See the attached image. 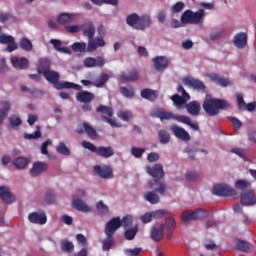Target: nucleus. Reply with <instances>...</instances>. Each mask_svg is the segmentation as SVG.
<instances>
[{"label": "nucleus", "instance_id": "nucleus-32", "mask_svg": "<svg viewBox=\"0 0 256 256\" xmlns=\"http://www.w3.org/2000/svg\"><path fill=\"white\" fill-rule=\"evenodd\" d=\"M186 109L190 115L197 117V115L201 113V104H199L197 101H191L186 104Z\"/></svg>", "mask_w": 256, "mask_h": 256}, {"label": "nucleus", "instance_id": "nucleus-6", "mask_svg": "<svg viewBox=\"0 0 256 256\" xmlns=\"http://www.w3.org/2000/svg\"><path fill=\"white\" fill-rule=\"evenodd\" d=\"M162 225H164V229H166V239L171 241V239H173V233L175 232V229H177V222L175 221V218L172 216L166 217L165 223H162Z\"/></svg>", "mask_w": 256, "mask_h": 256}, {"label": "nucleus", "instance_id": "nucleus-39", "mask_svg": "<svg viewBox=\"0 0 256 256\" xmlns=\"http://www.w3.org/2000/svg\"><path fill=\"white\" fill-rule=\"evenodd\" d=\"M73 14L70 13H61L58 18L57 21L60 25H67V23H72L73 22Z\"/></svg>", "mask_w": 256, "mask_h": 256}, {"label": "nucleus", "instance_id": "nucleus-25", "mask_svg": "<svg viewBox=\"0 0 256 256\" xmlns=\"http://www.w3.org/2000/svg\"><path fill=\"white\" fill-rule=\"evenodd\" d=\"M208 77H209L210 81H213V83H215L216 85H219L220 87H229V85L231 84L229 79H227L225 77H221L215 73L209 74Z\"/></svg>", "mask_w": 256, "mask_h": 256}, {"label": "nucleus", "instance_id": "nucleus-15", "mask_svg": "<svg viewBox=\"0 0 256 256\" xmlns=\"http://www.w3.org/2000/svg\"><path fill=\"white\" fill-rule=\"evenodd\" d=\"M163 215H167V211L165 210H156L152 212H147L140 217L142 223H151L153 219H157V217H163Z\"/></svg>", "mask_w": 256, "mask_h": 256}, {"label": "nucleus", "instance_id": "nucleus-21", "mask_svg": "<svg viewBox=\"0 0 256 256\" xmlns=\"http://www.w3.org/2000/svg\"><path fill=\"white\" fill-rule=\"evenodd\" d=\"M11 63L15 69L25 70L29 68V60L25 57L19 59L17 56H12Z\"/></svg>", "mask_w": 256, "mask_h": 256}, {"label": "nucleus", "instance_id": "nucleus-2", "mask_svg": "<svg viewBox=\"0 0 256 256\" xmlns=\"http://www.w3.org/2000/svg\"><path fill=\"white\" fill-rule=\"evenodd\" d=\"M228 107H230V105L227 100L213 98L211 95H206L202 104L203 110L209 117H217L221 109H228Z\"/></svg>", "mask_w": 256, "mask_h": 256}, {"label": "nucleus", "instance_id": "nucleus-35", "mask_svg": "<svg viewBox=\"0 0 256 256\" xmlns=\"http://www.w3.org/2000/svg\"><path fill=\"white\" fill-rule=\"evenodd\" d=\"M156 193L159 192H155V190H153V192L148 191L144 194V199L148 201V203H151V205H157V203H159L161 199L159 198V195H157Z\"/></svg>", "mask_w": 256, "mask_h": 256}, {"label": "nucleus", "instance_id": "nucleus-56", "mask_svg": "<svg viewBox=\"0 0 256 256\" xmlns=\"http://www.w3.org/2000/svg\"><path fill=\"white\" fill-rule=\"evenodd\" d=\"M131 153L136 159H141V157H143V153H145V148L132 147Z\"/></svg>", "mask_w": 256, "mask_h": 256}, {"label": "nucleus", "instance_id": "nucleus-11", "mask_svg": "<svg viewBox=\"0 0 256 256\" xmlns=\"http://www.w3.org/2000/svg\"><path fill=\"white\" fill-rule=\"evenodd\" d=\"M183 83L186 84L188 87H192V89H195L196 91H203L205 92V89H207V86H205V83L199 79L186 77L183 80Z\"/></svg>", "mask_w": 256, "mask_h": 256}, {"label": "nucleus", "instance_id": "nucleus-31", "mask_svg": "<svg viewBox=\"0 0 256 256\" xmlns=\"http://www.w3.org/2000/svg\"><path fill=\"white\" fill-rule=\"evenodd\" d=\"M234 45L238 49H243L247 45V33L240 32L234 36Z\"/></svg>", "mask_w": 256, "mask_h": 256}, {"label": "nucleus", "instance_id": "nucleus-48", "mask_svg": "<svg viewBox=\"0 0 256 256\" xmlns=\"http://www.w3.org/2000/svg\"><path fill=\"white\" fill-rule=\"evenodd\" d=\"M72 51L75 53H85L87 51V44L85 42H76L72 45Z\"/></svg>", "mask_w": 256, "mask_h": 256}, {"label": "nucleus", "instance_id": "nucleus-40", "mask_svg": "<svg viewBox=\"0 0 256 256\" xmlns=\"http://www.w3.org/2000/svg\"><path fill=\"white\" fill-rule=\"evenodd\" d=\"M139 17L137 13H132L126 17V23L133 29H137V25L139 23Z\"/></svg>", "mask_w": 256, "mask_h": 256}, {"label": "nucleus", "instance_id": "nucleus-30", "mask_svg": "<svg viewBox=\"0 0 256 256\" xmlns=\"http://www.w3.org/2000/svg\"><path fill=\"white\" fill-rule=\"evenodd\" d=\"M43 75H44L46 81H48V83H51L52 85H54V87L58 83L59 79H61L59 72H55L54 70H48Z\"/></svg>", "mask_w": 256, "mask_h": 256}, {"label": "nucleus", "instance_id": "nucleus-52", "mask_svg": "<svg viewBox=\"0 0 256 256\" xmlns=\"http://www.w3.org/2000/svg\"><path fill=\"white\" fill-rule=\"evenodd\" d=\"M56 151L57 153H60V155H71V151H69V148H67V145H65L63 142H60L58 144V146L56 147Z\"/></svg>", "mask_w": 256, "mask_h": 256}, {"label": "nucleus", "instance_id": "nucleus-59", "mask_svg": "<svg viewBox=\"0 0 256 256\" xmlns=\"http://www.w3.org/2000/svg\"><path fill=\"white\" fill-rule=\"evenodd\" d=\"M143 251L142 248H134V249H125L124 250V255L126 256H137L139 253Z\"/></svg>", "mask_w": 256, "mask_h": 256}, {"label": "nucleus", "instance_id": "nucleus-13", "mask_svg": "<svg viewBox=\"0 0 256 256\" xmlns=\"http://www.w3.org/2000/svg\"><path fill=\"white\" fill-rule=\"evenodd\" d=\"M170 129L177 139H180L181 141H191V135H189V132L184 128L174 124Z\"/></svg>", "mask_w": 256, "mask_h": 256}, {"label": "nucleus", "instance_id": "nucleus-28", "mask_svg": "<svg viewBox=\"0 0 256 256\" xmlns=\"http://www.w3.org/2000/svg\"><path fill=\"white\" fill-rule=\"evenodd\" d=\"M76 99L80 103H91V101H93V99H95V94H93L89 91L78 92L76 95Z\"/></svg>", "mask_w": 256, "mask_h": 256}, {"label": "nucleus", "instance_id": "nucleus-29", "mask_svg": "<svg viewBox=\"0 0 256 256\" xmlns=\"http://www.w3.org/2000/svg\"><path fill=\"white\" fill-rule=\"evenodd\" d=\"M236 249L238 251H242L243 253H252L255 248L253 247V244L245 240H237Z\"/></svg>", "mask_w": 256, "mask_h": 256}, {"label": "nucleus", "instance_id": "nucleus-3", "mask_svg": "<svg viewBox=\"0 0 256 256\" xmlns=\"http://www.w3.org/2000/svg\"><path fill=\"white\" fill-rule=\"evenodd\" d=\"M203 17H205V10L200 8L197 12H193L188 9L182 13L180 21L184 25H199L203 21Z\"/></svg>", "mask_w": 256, "mask_h": 256}, {"label": "nucleus", "instance_id": "nucleus-17", "mask_svg": "<svg viewBox=\"0 0 256 256\" xmlns=\"http://www.w3.org/2000/svg\"><path fill=\"white\" fill-rule=\"evenodd\" d=\"M137 79H139V72L135 69L128 70L120 75V81H122V83H131L137 81Z\"/></svg>", "mask_w": 256, "mask_h": 256}, {"label": "nucleus", "instance_id": "nucleus-27", "mask_svg": "<svg viewBox=\"0 0 256 256\" xmlns=\"http://www.w3.org/2000/svg\"><path fill=\"white\" fill-rule=\"evenodd\" d=\"M83 36L88 37V41H91L95 37V25L93 22H87L82 26Z\"/></svg>", "mask_w": 256, "mask_h": 256}, {"label": "nucleus", "instance_id": "nucleus-64", "mask_svg": "<svg viewBox=\"0 0 256 256\" xmlns=\"http://www.w3.org/2000/svg\"><path fill=\"white\" fill-rule=\"evenodd\" d=\"M247 187H249V182L245 180H237L235 183L236 189H241L243 191L244 189H247Z\"/></svg>", "mask_w": 256, "mask_h": 256}, {"label": "nucleus", "instance_id": "nucleus-20", "mask_svg": "<svg viewBox=\"0 0 256 256\" xmlns=\"http://www.w3.org/2000/svg\"><path fill=\"white\" fill-rule=\"evenodd\" d=\"M48 166L47 163L45 162H35L30 169V175L31 177H39L41 173H45L47 170Z\"/></svg>", "mask_w": 256, "mask_h": 256}, {"label": "nucleus", "instance_id": "nucleus-61", "mask_svg": "<svg viewBox=\"0 0 256 256\" xmlns=\"http://www.w3.org/2000/svg\"><path fill=\"white\" fill-rule=\"evenodd\" d=\"M82 147H84V149H88L92 153H97L98 148L95 145H93V143L91 142H87L85 140L82 141Z\"/></svg>", "mask_w": 256, "mask_h": 256}, {"label": "nucleus", "instance_id": "nucleus-8", "mask_svg": "<svg viewBox=\"0 0 256 256\" xmlns=\"http://www.w3.org/2000/svg\"><path fill=\"white\" fill-rule=\"evenodd\" d=\"M240 203L245 207L256 205L255 192L248 190L240 195Z\"/></svg>", "mask_w": 256, "mask_h": 256}, {"label": "nucleus", "instance_id": "nucleus-34", "mask_svg": "<svg viewBox=\"0 0 256 256\" xmlns=\"http://www.w3.org/2000/svg\"><path fill=\"white\" fill-rule=\"evenodd\" d=\"M72 205L77 211H83L84 213H89V211H91V208L79 198L73 199Z\"/></svg>", "mask_w": 256, "mask_h": 256}, {"label": "nucleus", "instance_id": "nucleus-43", "mask_svg": "<svg viewBox=\"0 0 256 256\" xmlns=\"http://www.w3.org/2000/svg\"><path fill=\"white\" fill-rule=\"evenodd\" d=\"M120 93L124 97H127L128 99H133L135 97V90L132 86H123L120 88Z\"/></svg>", "mask_w": 256, "mask_h": 256}, {"label": "nucleus", "instance_id": "nucleus-51", "mask_svg": "<svg viewBox=\"0 0 256 256\" xmlns=\"http://www.w3.org/2000/svg\"><path fill=\"white\" fill-rule=\"evenodd\" d=\"M171 100L178 109H181V107L187 103L185 102V99H183L179 94H174L171 97Z\"/></svg>", "mask_w": 256, "mask_h": 256}, {"label": "nucleus", "instance_id": "nucleus-38", "mask_svg": "<svg viewBox=\"0 0 256 256\" xmlns=\"http://www.w3.org/2000/svg\"><path fill=\"white\" fill-rule=\"evenodd\" d=\"M178 121L184 123V125H188L193 131H199V124L191 122V118L188 116L182 115V117H178Z\"/></svg>", "mask_w": 256, "mask_h": 256}, {"label": "nucleus", "instance_id": "nucleus-1", "mask_svg": "<svg viewBox=\"0 0 256 256\" xmlns=\"http://www.w3.org/2000/svg\"><path fill=\"white\" fill-rule=\"evenodd\" d=\"M147 174L153 177V180L148 182L149 188L154 191V193H158L159 195L165 196L167 193V184H165V171L163 170V165L155 164L153 167L148 166L146 168Z\"/></svg>", "mask_w": 256, "mask_h": 256}, {"label": "nucleus", "instance_id": "nucleus-50", "mask_svg": "<svg viewBox=\"0 0 256 256\" xmlns=\"http://www.w3.org/2000/svg\"><path fill=\"white\" fill-rule=\"evenodd\" d=\"M61 249L66 253H73V251H75V245L69 240H64L61 244Z\"/></svg>", "mask_w": 256, "mask_h": 256}, {"label": "nucleus", "instance_id": "nucleus-5", "mask_svg": "<svg viewBox=\"0 0 256 256\" xmlns=\"http://www.w3.org/2000/svg\"><path fill=\"white\" fill-rule=\"evenodd\" d=\"M96 113H102V115H106V116H102L101 119L105 123H108L109 125H111V127H119L115 119L111 118L113 117V108L105 105H100L96 109Z\"/></svg>", "mask_w": 256, "mask_h": 256}, {"label": "nucleus", "instance_id": "nucleus-62", "mask_svg": "<svg viewBox=\"0 0 256 256\" xmlns=\"http://www.w3.org/2000/svg\"><path fill=\"white\" fill-rule=\"evenodd\" d=\"M118 117L122 119V121H129V119L133 117V114L129 111H121L120 113H118Z\"/></svg>", "mask_w": 256, "mask_h": 256}, {"label": "nucleus", "instance_id": "nucleus-10", "mask_svg": "<svg viewBox=\"0 0 256 256\" xmlns=\"http://www.w3.org/2000/svg\"><path fill=\"white\" fill-rule=\"evenodd\" d=\"M150 237L152 241L159 243L165 237V224H160L159 226H152L150 230Z\"/></svg>", "mask_w": 256, "mask_h": 256}, {"label": "nucleus", "instance_id": "nucleus-36", "mask_svg": "<svg viewBox=\"0 0 256 256\" xmlns=\"http://www.w3.org/2000/svg\"><path fill=\"white\" fill-rule=\"evenodd\" d=\"M181 219L185 224L191 221H197L196 213L195 211L191 212V210H185L182 212Z\"/></svg>", "mask_w": 256, "mask_h": 256}, {"label": "nucleus", "instance_id": "nucleus-33", "mask_svg": "<svg viewBox=\"0 0 256 256\" xmlns=\"http://www.w3.org/2000/svg\"><path fill=\"white\" fill-rule=\"evenodd\" d=\"M51 70V61L47 58H41L39 60V65L37 67V71L39 75H44L46 71Z\"/></svg>", "mask_w": 256, "mask_h": 256}, {"label": "nucleus", "instance_id": "nucleus-26", "mask_svg": "<svg viewBox=\"0 0 256 256\" xmlns=\"http://www.w3.org/2000/svg\"><path fill=\"white\" fill-rule=\"evenodd\" d=\"M96 155L99 157H103V159H109V157H113L115 155V150L111 146H100L96 150Z\"/></svg>", "mask_w": 256, "mask_h": 256}, {"label": "nucleus", "instance_id": "nucleus-42", "mask_svg": "<svg viewBox=\"0 0 256 256\" xmlns=\"http://www.w3.org/2000/svg\"><path fill=\"white\" fill-rule=\"evenodd\" d=\"M141 97L148 101H155V99H157V94H155L153 90L146 88L141 91Z\"/></svg>", "mask_w": 256, "mask_h": 256}, {"label": "nucleus", "instance_id": "nucleus-58", "mask_svg": "<svg viewBox=\"0 0 256 256\" xmlns=\"http://www.w3.org/2000/svg\"><path fill=\"white\" fill-rule=\"evenodd\" d=\"M96 208L102 215H107V213H109V207H107L103 201L98 202Z\"/></svg>", "mask_w": 256, "mask_h": 256}, {"label": "nucleus", "instance_id": "nucleus-37", "mask_svg": "<svg viewBox=\"0 0 256 256\" xmlns=\"http://www.w3.org/2000/svg\"><path fill=\"white\" fill-rule=\"evenodd\" d=\"M115 245V238L113 235H106V238L102 241L103 251H109Z\"/></svg>", "mask_w": 256, "mask_h": 256}, {"label": "nucleus", "instance_id": "nucleus-14", "mask_svg": "<svg viewBox=\"0 0 256 256\" xmlns=\"http://www.w3.org/2000/svg\"><path fill=\"white\" fill-rule=\"evenodd\" d=\"M106 43L103 37H94L88 40L87 51L88 53H93V51H97L99 47H105Z\"/></svg>", "mask_w": 256, "mask_h": 256}, {"label": "nucleus", "instance_id": "nucleus-16", "mask_svg": "<svg viewBox=\"0 0 256 256\" xmlns=\"http://www.w3.org/2000/svg\"><path fill=\"white\" fill-rule=\"evenodd\" d=\"M28 220L34 225H45L47 223V215L45 213L32 212L28 215Z\"/></svg>", "mask_w": 256, "mask_h": 256}, {"label": "nucleus", "instance_id": "nucleus-23", "mask_svg": "<svg viewBox=\"0 0 256 256\" xmlns=\"http://www.w3.org/2000/svg\"><path fill=\"white\" fill-rule=\"evenodd\" d=\"M0 199L9 205L15 201V196L9 191V188L0 186Z\"/></svg>", "mask_w": 256, "mask_h": 256}, {"label": "nucleus", "instance_id": "nucleus-47", "mask_svg": "<svg viewBox=\"0 0 256 256\" xmlns=\"http://www.w3.org/2000/svg\"><path fill=\"white\" fill-rule=\"evenodd\" d=\"M50 43H51V45H53V47L56 51H62L63 53H69V48L61 47V45H62L61 40L51 39Z\"/></svg>", "mask_w": 256, "mask_h": 256}, {"label": "nucleus", "instance_id": "nucleus-9", "mask_svg": "<svg viewBox=\"0 0 256 256\" xmlns=\"http://www.w3.org/2000/svg\"><path fill=\"white\" fill-rule=\"evenodd\" d=\"M76 133H79L80 135L86 133L90 139H97L98 137L97 130L87 122H83L82 126H78Z\"/></svg>", "mask_w": 256, "mask_h": 256}, {"label": "nucleus", "instance_id": "nucleus-12", "mask_svg": "<svg viewBox=\"0 0 256 256\" xmlns=\"http://www.w3.org/2000/svg\"><path fill=\"white\" fill-rule=\"evenodd\" d=\"M94 173L99 175L101 179H111L113 177V169L111 166H94Z\"/></svg>", "mask_w": 256, "mask_h": 256}, {"label": "nucleus", "instance_id": "nucleus-19", "mask_svg": "<svg viewBox=\"0 0 256 256\" xmlns=\"http://www.w3.org/2000/svg\"><path fill=\"white\" fill-rule=\"evenodd\" d=\"M84 65L88 68L104 67L105 66V58H103L101 56H97L96 58L88 57L84 60Z\"/></svg>", "mask_w": 256, "mask_h": 256}, {"label": "nucleus", "instance_id": "nucleus-60", "mask_svg": "<svg viewBox=\"0 0 256 256\" xmlns=\"http://www.w3.org/2000/svg\"><path fill=\"white\" fill-rule=\"evenodd\" d=\"M185 9V3L177 2L175 5L172 6L171 11L172 13H181Z\"/></svg>", "mask_w": 256, "mask_h": 256}, {"label": "nucleus", "instance_id": "nucleus-54", "mask_svg": "<svg viewBox=\"0 0 256 256\" xmlns=\"http://www.w3.org/2000/svg\"><path fill=\"white\" fill-rule=\"evenodd\" d=\"M9 123L11 125V127H19V125H21L23 123V121L21 120V118L17 115H11L9 117Z\"/></svg>", "mask_w": 256, "mask_h": 256}, {"label": "nucleus", "instance_id": "nucleus-55", "mask_svg": "<svg viewBox=\"0 0 256 256\" xmlns=\"http://www.w3.org/2000/svg\"><path fill=\"white\" fill-rule=\"evenodd\" d=\"M194 213H196V220L197 219H207V217H209V211L198 208L194 211Z\"/></svg>", "mask_w": 256, "mask_h": 256}, {"label": "nucleus", "instance_id": "nucleus-41", "mask_svg": "<svg viewBox=\"0 0 256 256\" xmlns=\"http://www.w3.org/2000/svg\"><path fill=\"white\" fill-rule=\"evenodd\" d=\"M13 165L16 169H25L29 165V160L25 157H17L13 160Z\"/></svg>", "mask_w": 256, "mask_h": 256}, {"label": "nucleus", "instance_id": "nucleus-49", "mask_svg": "<svg viewBox=\"0 0 256 256\" xmlns=\"http://www.w3.org/2000/svg\"><path fill=\"white\" fill-rule=\"evenodd\" d=\"M20 47L23 51H33V43L28 38H21Z\"/></svg>", "mask_w": 256, "mask_h": 256}, {"label": "nucleus", "instance_id": "nucleus-45", "mask_svg": "<svg viewBox=\"0 0 256 256\" xmlns=\"http://www.w3.org/2000/svg\"><path fill=\"white\" fill-rule=\"evenodd\" d=\"M138 231H139V228H137V226H135L134 228L127 229L124 232L125 239L127 241H133L135 239V237L137 236Z\"/></svg>", "mask_w": 256, "mask_h": 256}, {"label": "nucleus", "instance_id": "nucleus-46", "mask_svg": "<svg viewBox=\"0 0 256 256\" xmlns=\"http://www.w3.org/2000/svg\"><path fill=\"white\" fill-rule=\"evenodd\" d=\"M109 81V74L101 73L100 77L94 81V87H103Z\"/></svg>", "mask_w": 256, "mask_h": 256}, {"label": "nucleus", "instance_id": "nucleus-63", "mask_svg": "<svg viewBox=\"0 0 256 256\" xmlns=\"http://www.w3.org/2000/svg\"><path fill=\"white\" fill-rule=\"evenodd\" d=\"M238 109L241 111L245 107V100L243 99V94L237 93L236 94Z\"/></svg>", "mask_w": 256, "mask_h": 256}, {"label": "nucleus", "instance_id": "nucleus-18", "mask_svg": "<svg viewBox=\"0 0 256 256\" xmlns=\"http://www.w3.org/2000/svg\"><path fill=\"white\" fill-rule=\"evenodd\" d=\"M155 117L160 119V121H169L171 119H175L176 121H179V117H182V115H175L173 112H168L162 109H159L155 112Z\"/></svg>", "mask_w": 256, "mask_h": 256}, {"label": "nucleus", "instance_id": "nucleus-7", "mask_svg": "<svg viewBox=\"0 0 256 256\" xmlns=\"http://www.w3.org/2000/svg\"><path fill=\"white\" fill-rule=\"evenodd\" d=\"M120 227H123V222H121V218L114 217L106 223L104 233L105 235H115V232Z\"/></svg>", "mask_w": 256, "mask_h": 256}, {"label": "nucleus", "instance_id": "nucleus-4", "mask_svg": "<svg viewBox=\"0 0 256 256\" xmlns=\"http://www.w3.org/2000/svg\"><path fill=\"white\" fill-rule=\"evenodd\" d=\"M212 193L218 197H234L237 190L227 184H218L213 187Z\"/></svg>", "mask_w": 256, "mask_h": 256}, {"label": "nucleus", "instance_id": "nucleus-24", "mask_svg": "<svg viewBox=\"0 0 256 256\" xmlns=\"http://www.w3.org/2000/svg\"><path fill=\"white\" fill-rule=\"evenodd\" d=\"M149 27H151V17H149V15L139 16L136 30L145 31V29H149Z\"/></svg>", "mask_w": 256, "mask_h": 256}, {"label": "nucleus", "instance_id": "nucleus-53", "mask_svg": "<svg viewBox=\"0 0 256 256\" xmlns=\"http://www.w3.org/2000/svg\"><path fill=\"white\" fill-rule=\"evenodd\" d=\"M41 127L37 126L36 127V131L34 133L28 134L25 133L24 134V138L28 139L29 141H31L32 139H39L41 138Z\"/></svg>", "mask_w": 256, "mask_h": 256}, {"label": "nucleus", "instance_id": "nucleus-44", "mask_svg": "<svg viewBox=\"0 0 256 256\" xmlns=\"http://www.w3.org/2000/svg\"><path fill=\"white\" fill-rule=\"evenodd\" d=\"M158 137H159L160 143L162 145H167V143H169V141H171V135L169 134V132L167 130H160L158 132Z\"/></svg>", "mask_w": 256, "mask_h": 256}, {"label": "nucleus", "instance_id": "nucleus-57", "mask_svg": "<svg viewBox=\"0 0 256 256\" xmlns=\"http://www.w3.org/2000/svg\"><path fill=\"white\" fill-rule=\"evenodd\" d=\"M71 85H73V82H67V81L59 82V80H58V82L54 86V88L61 91V89H71Z\"/></svg>", "mask_w": 256, "mask_h": 256}, {"label": "nucleus", "instance_id": "nucleus-22", "mask_svg": "<svg viewBox=\"0 0 256 256\" xmlns=\"http://www.w3.org/2000/svg\"><path fill=\"white\" fill-rule=\"evenodd\" d=\"M153 63L156 71H164V69L169 67V59L165 56H156L153 59Z\"/></svg>", "mask_w": 256, "mask_h": 256}]
</instances>
